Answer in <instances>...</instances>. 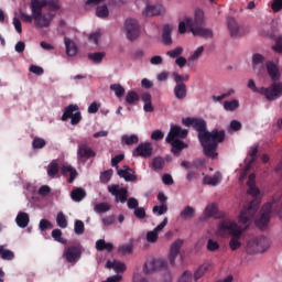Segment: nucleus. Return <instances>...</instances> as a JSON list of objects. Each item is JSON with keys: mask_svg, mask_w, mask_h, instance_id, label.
<instances>
[{"mask_svg": "<svg viewBox=\"0 0 282 282\" xmlns=\"http://www.w3.org/2000/svg\"><path fill=\"white\" fill-rule=\"evenodd\" d=\"M252 67L256 74H261L265 69V56L259 53L252 55Z\"/></svg>", "mask_w": 282, "mask_h": 282, "instance_id": "obj_18", "label": "nucleus"}, {"mask_svg": "<svg viewBox=\"0 0 282 282\" xmlns=\"http://www.w3.org/2000/svg\"><path fill=\"white\" fill-rule=\"evenodd\" d=\"M272 50L278 54H282V36L275 39V45L272 46Z\"/></svg>", "mask_w": 282, "mask_h": 282, "instance_id": "obj_61", "label": "nucleus"}, {"mask_svg": "<svg viewBox=\"0 0 282 282\" xmlns=\"http://www.w3.org/2000/svg\"><path fill=\"white\" fill-rule=\"evenodd\" d=\"M207 250L209 252H216V250H219V242H217L216 240L214 239H209L207 241Z\"/></svg>", "mask_w": 282, "mask_h": 282, "instance_id": "obj_55", "label": "nucleus"}, {"mask_svg": "<svg viewBox=\"0 0 282 282\" xmlns=\"http://www.w3.org/2000/svg\"><path fill=\"white\" fill-rule=\"evenodd\" d=\"M138 100H140V96L138 95V93H135L134 90H130L127 93L126 102L128 105H135V102H138Z\"/></svg>", "mask_w": 282, "mask_h": 282, "instance_id": "obj_41", "label": "nucleus"}, {"mask_svg": "<svg viewBox=\"0 0 282 282\" xmlns=\"http://www.w3.org/2000/svg\"><path fill=\"white\" fill-rule=\"evenodd\" d=\"M134 217H137V219H144L147 217V210H144V207H137L134 209Z\"/></svg>", "mask_w": 282, "mask_h": 282, "instance_id": "obj_59", "label": "nucleus"}, {"mask_svg": "<svg viewBox=\"0 0 282 282\" xmlns=\"http://www.w3.org/2000/svg\"><path fill=\"white\" fill-rule=\"evenodd\" d=\"M181 219H184V221H187L188 219H193L195 217V209L193 206L187 205L185 206L181 213H180Z\"/></svg>", "mask_w": 282, "mask_h": 282, "instance_id": "obj_30", "label": "nucleus"}, {"mask_svg": "<svg viewBox=\"0 0 282 282\" xmlns=\"http://www.w3.org/2000/svg\"><path fill=\"white\" fill-rule=\"evenodd\" d=\"M260 204L261 198H254L240 212L238 216L240 225H237V223L229 218H224L218 224L217 234L220 235V237H224V235H230L231 237L229 241L230 250H239V248H241V241H239V239H241L243 230L254 220V215H257Z\"/></svg>", "mask_w": 282, "mask_h": 282, "instance_id": "obj_1", "label": "nucleus"}, {"mask_svg": "<svg viewBox=\"0 0 282 282\" xmlns=\"http://www.w3.org/2000/svg\"><path fill=\"white\" fill-rule=\"evenodd\" d=\"M166 265L164 259H152L144 264V273L152 274V272H158V270H162Z\"/></svg>", "mask_w": 282, "mask_h": 282, "instance_id": "obj_15", "label": "nucleus"}, {"mask_svg": "<svg viewBox=\"0 0 282 282\" xmlns=\"http://www.w3.org/2000/svg\"><path fill=\"white\" fill-rule=\"evenodd\" d=\"M117 175L122 177L126 182H135V180H138V176L133 174V170H131L129 165H124L123 169L117 167Z\"/></svg>", "mask_w": 282, "mask_h": 282, "instance_id": "obj_20", "label": "nucleus"}, {"mask_svg": "<svg viewBox=\"0 0 282 282\" xmlns=\"http://www.w3.org/2000/svg\"><path fill=\"white\" fill-rule=\"evenodd\" d=\"M210 271V263H204L202 264L198 270L194 274L195 281H198V279H202L206 272Z\"/></svg>", "mask_w": 282, "mask_h": 282, "instance_id": "obj_37", "label": "nucleus"}, {"mask_svg": "<svg viewBox=\"0 0 282 282\" xmlns=\"http://www.w3.org/2000/svg\"><path fill=\"white\" fill-rule=\"evenodd\" d=\"M182 123L185 127H193L198 132V140L203 147L204 155L215 160L218 155L217 148L225 140L226 132L217 129H214L212 132L206 131V121L204 119L187 117L182 120Z\"/></svg>", "mask_w": 282, "mask_h": 282, "instance_id": "obj_3", "label": "nucleus"}, {"mask_svg": "<svg viewBox=\"0 0 282 282\" xmlns=\"http://www.w3.org/2000/svg\"><path fill=\"white\" fill-rule=\"evenodd\" d=\"M153 147L149 142L140 143L133 152L134 158H151Z\"/></svg>", "mask_w": 282, "mask_h": 282, "instance_id": "obj_16", "label": "nucleus"}, {"mask_svg": "<svg viewBox=\"0 0 282 282\" xmlns=\"http://www.w3.org/2000/svg\"><path fill=\"white\" fill-rule=\"evenodd\" d=\"M178 282H193V273L185 271L178 279Z\"/></svg>", "mask_w": 282, "mask_h": 282, "instance_id": "obj_62", "label": "nucleus"}, {"mask_svg": "<svg viewBox=\"0 0 282 282\" xmlns=\"http://www.w3.org/2000/svg\"><path fill=\"white\" fill-rule=\"evenodd\" d=\"M202 54H204V46H199L195 50L187 61H189V63H195V61H199V58H202Z\"/></svg>", "mask_w": 282, "mask_h": 282, "instance_id": "obj_46", "label": "nucleus"}, {"mask_svg": "<svg viewBox=\"0 0 282 282\" xmlns=\"http://www.w3.org/2000/svg\"><path fill=\"white\" fill-rule=\"evenodd\" d=\"M74 232L75 235H84L85 234V223L83 220H75L74 224Z\"/></svg>", "mask_w": 282, "mask_h": 282, "instance_id": "obj_50", "label": "nucleus"}, {"mask_svg": "<svg viewBox=\"0 0 282 282\" xmlns=\"http://www.w3.org/2000/svg\"><path fill=\"white\" fill-rule=\"evenodd\" d=\"M257 153H259V147L258 145L251 147V150L249 152L250 160L249 161H248V159L246 160V162H248V164L246 166V171H248L250 169L252 162H254V160H257Z\"/></svg>", "mask_w": 282, "mask_h": 282, "instance_id": "obj_39", "label": "nucleus"}, {"mask_svg": "<svg viewBox=\"0 0 282 282\" xmlns=\"http://www.w3.org/2000/svg\"><path fill=\"white\" fill-rule=\"evenodd\" d=\"M110 89L111 91H115V96H117V98H122V96H124V87L120 84L110 85Z\"/></svg>", "mask_w": 282, "mask_h": 282, "instance_id": "obj_47", "label": "nucleus"}, {"mask_svg": "<svg viewBox=\"0 0 282 282\" xmlns=\"http://www.w3.org/2000/svg\"><path fill=\"white\" fill-rule=\"evenodd\" d=\"M183 53H184V47L177 46L174 50L167 51L166 56H169L170 58H180V56H182Z\"/></svg>", "mask_w": 282, "mask_h": 282, "instance_id": "obj_45", "label": "nucleus"}, {"mask_svg": "<svg viewBox=\"0 0 282 282\" xmlns=\"http://www.w3.org/2000/svg\"><path fill=\"white\" fill-rule=\"evenodd\" d=\"M169 224V218L165 217L161 224H159L152 231H148L147 234V241L149 243H155L158 241V235L161 230H164L166 228V225Z\"/></svg>", "mask_w": 282, "mask_h": 282, "instance_id": "obj_17", "label": "nucleus"}, {"mask_svg": "<svg viewBox=\"0 0 282 282\" xmlns=\"http://www.w3.org/2000/svg\"><path fill=\"white\" fill-rule=\"evenodd\" d=\"M256 177L257 176L254 174H250L247 182V186H248L247 194L251 195V197H257L258 195L261 194V191L259 189V187H257V184L254 181Z\"/></svg>", "mask_w": 282, "mask_h": 282, "instance_id": "obj_22", "label": "nucleus"}, {"mask_svg": "<svg viewBox=\"0 0 282 282\" xmlns=\"http://www.w3.org/2000/svg\"><path fill=\"white\" fill-rule=\"evenodd\" d=\"M64 45L66 47V55L69 57L76 56L78 54V46L76 42L69 37H64Z\"/></svg>", "mask_w": 282, "mask_h": 282, "instance_id": "obj_23", "label": "nucleus"}, {"mask_svg": "<svg viewBox=\"0 0 282 282\" xmlns=\"http://www.w3.org/2000/svg\"><path fill=\"white\" fill-rule=\"evenodd\" d=\"M272 213H276L280 219H282V191L275 193L271 200L262 206L260 214L254 220L256 226L263 230L270 224Z\"/></svg>", "mask_w": 282, "mask_h": 282, "instance_id": "obj_4", "label": "nucleus"}, {"mask_svg": "<svg viewBox=\"0 0 282 282\" xmlns=\"http://www.w3.org/2000/svg\"><path fill=\"white\" fill-rule=\"evenodd\" d=\"M227 29L232 39H238L239 36H243V34H246V31L239 25V22H237L235 18L227 19Z\"/></svg>", "mask_w": 282, "mask_h": 282, "instance_id": "obj_14", "label": "nucleus"}, {"mask_svg": "<svg viewBox=\"0 0 282 282\" xmlns=\"http://www.w3.org/2000/svg\"><path fill=\"white\" fill-rule=\"evenodd\" d=\"M187 30L194 36H203L204 39L213 37V30L203 28L204 25V11L198 9L195 11L194 19H187Z\"/></svg>", "mask_w": 282, "mask_h": 282, "instance_id": "obj_6", "label": "nucleus"}, {"mask_svg": "<svg viewBox=\"0 0 282 282\" xmlns=\"http://www.w3.org/2000/svg\"><path fill=\"white\" fill-rule=\"evenodd\" d=\"M173 32V26L165 24L162 33V43L163 45H173V37L171 33Z\"/></svg>", "mask_w": 282, "mask_h": 282, "instance_id": "obj_26", "label": "nucleus"}, {"mask_svg": "<svg viewBox=\"0 0 282 282\" xmlns=\"http://www.w3.org/2000/svg\"><path fill=\"white\" fill-rule=\"evenodd\" d=\"M152 210H153L154 215H158L160 217V216L166 215V213H169V206L162 205V204L155 205Z\"/></svg>", "mask_w": 282, "mask_h": 282, "instance_id": "obj_51", "label": "nucleus"}, {"mask_svg": "<svg viewBox=\"0 0 282 282\" xmlns=\"http://www.w3.org/2000/svg\"><path fill=\"white\" fill-rule=\"evenodd\" d=\"M47 175L48 177H56V175H58V163H56V161H53L48 164L47 166Z\"/></svg>", "mask_w": 282, "mask_h": 282, "instance_id": "obj_44", "label": "nucleus"}, {"mask_svg": "<svg viewBox=\"0 0 282 282\" xmlns=\"http://www.w3.org/2000/svg\"><path fill=\"white\" fill-rule=\"evenodd\" d=\"M247 248L249 252H265L270 248V239L265 237L253 238L248 241Z\"/></svg>", "mask_w": 282, "mask_h": 282, "instance_id": "obj_9", "label": "nucleus"}, {"mask_svg": "<svg viewBox=\"0 0 282 282\" xmlns=\"http://www.w3.org/2000/svg\"><path fill=\"white\" fill-rule=\"evenodd\" d=\"M123 32L128 41H138L140 39V21L135 18H129L124 21Z\"/></svg>", "mask_w": 282, "mask_h": 282, "instance_id": "obj_8", "label": "nucleus"}, {"mask_svg": "<svg viewBox=\"0 0 282 282\" xmlns=\"http://www.w3.org/2000/svg\"><path fill=\"white\" fill-rule=\"evenodd\" d=\"M188 135V130L182 129L180 126H171L170 132L165 138V142L172 145V153L178 155L183 149H187L188 144L184 143V140Z\"/></svg>", "mask_w": 282, "mask_h": 282, "instance_id": "obj_5", "label": "nucleus"}, {"mask_svg": "<svg viewBox=\"0 0 282 282\" xmlns=\"http://www.w3.org/2000/svg\"><path fill=\"white\" fill-rule=\"evenodd\" d=\"M63 175H69L68 184H72L76 177H78V172L72 165H64L62 167Z\"/></svg>", "mask_w": 282, "mask_h": 282, "instance_id": "obj_28", "label": "nucleus"}, {"mask_svg": "<svg viewBox=\"0 0 282 282\" xmlns=\"http://www.w3.org/2000/svg\"><path fill=\"white\" fill-rule=\"evenodd\" d=\"M182 246H184V240L182 239H177L171 245L169 254L171 265H175V259H177V254H180Z\"/></svg>", "mask_w": 282, "mask_h": 282, "instance_id": "obj_19", "label": "nucleus"}, {"mask_svg": "<svg viewBox=\"0 0 282 282\" xmlns=\"http://www.w3.org/2000/svg\"><path fill=\"white\" fill-rule=\"evenodd\" d=\"M91 158H96V152L94 149L87 145V143H79L77 147L78 162H85V160H89Z\"/></svg>", "mask_w": 282, "mask_h": 282, "instance_id": "obj_11", "label": "nucleus"}, {"mask_svg": "<svg viewBox=\"0 0 282 282\" xmlns=\"http://www.w3.org/2000/svg\"><path fill=\"white\" fill-rule=\"evenodd\" d=\"M31 14L23 11L20 12V19L24 23H33L36 30H43L52 25V21L56 19V11L61 10L58 0H31Z\"/></svg>", "mask_w": 282, "mask_h": 282, "instance_id": "obj_2", "label": "nucleus"}, {"mask_svg": "<svg viewBox=\"0 0 282 282\" xmlns=\"http://www.w3.org/2000/svg\"><path fill=\"white\" fill-rule=\"evenodd\" d=\"M218 207L215 203H212L206 206L204 210V216L205 217H215L217 215Z\"/></svg>", "mask_w": 282, "mask_h": 282, "instance_id": "obj_42", "label": "nucleus"}, {"mask_svg": "<svg viewBox=\"0 0 282 282\" xmlns=\"http://www.w3.org/2000/svg\"><path fill=\"white\" fill-rule=\"evenodd\" d=\"M96 250L98 252H102V250H106L107 252L113 251V243L105 241V239H99L96 241Z\"/></svg>", "mask_w": 282, "mask_h": 282, "instance_id": "obj_32", "label": "nucleus"}, {"mask_svg": "<svg viewBox=\"0 0 282 282\" xmlns=\"http://www.w3.org/2000/svg\"><path fill=\"white\" fill-rule=\"evenodd\" d=\"M165 13H166V8L163 4L145 3V7L142 10L143 17H160Z\"/></svg>", "mask_w": 282, "mask_h": 282, "instance_id": "obj_12", "label": "nucleus"}, {"mask_svg": "<svg viewBox=\"0 0 282 282\" xmlns=\"http://www.w3.org/2000/svg\"><path fill=\"white\" fill-rule=\"evenodd\" d=\"M0 257L3 261H12L14 259V253L10 249H6V246L0 245Z\"/></svg>", "mask_w": 282, "mask_h": 282, "instance_id": "obj_34", "label": "nucleus"}, {"mask_svg": "<svg viewBox=\"0 0 282 282\" xmlns=\"http://www.w3.org/2000/svg\"><path fill=\"white\" fill-rule=\"evenodd\" d=\"M186 84H176L174 87V96L177 98V100H184L186 98Z\"/></svg>", "mask_w": 282, "mask_h": 282, "instance_id": "obj_33", "label": "nucleus"}, {"mask_svg": "<svg viewBox=\"0 0 282 282\" xmlns=\"http://www.w3.org/2000/svg\"><path fill=\"white\" fill-rule=\"evenodd\" d=\"M118 252H120V254H131V252H133V245H121L118 248Z\"/></svg>", "mask_w": 282, "mask_h": 282, "instance_id": "obj_54", "label": "nucleus"}, {"mask_svg": "<svg viewBox=\"0 0 282 282\" xmlns=\"http://www.w3.org/2000/svg\"><path fill=\"white\" fill-rule=\"evenodd\" d=\"M108 192L116 197V202H120V204H126L129 192L124 187H120V185H109Z\"/></svg>", "mask_w": 282, "mask_h": 282, "instance_id": "obj_13", "label": "nucleus"}, {"mask_svg": "<svg viewBox=\"0 0 282 282\" xmlns=\"http://www.w3.org/2000/svg\"><path fill=\"white\" fill-rule=\"evenodd\" d=\"M46 142L42 138H34L32 142L33 149H43Z\"/></svg>", "mask_w": 282, "mask_h": 282, "instance_id": "obj_57", "label": "nucleus"}, {"mask_svg": "<svg viewBox=\"0 0 282 282\" xmlns=\"http://www.w3.org/2000/svg\"><path fill=\"white\" fill-rule=\"evenodd\" d=\"M248 88L257 91L267 98V100H278L282 96V83H273L270 87L257 88V84L252 79L248 82Z\"/></svg>", "mask_w": 282, "mask_h": 282, "instance_id": "obj_7", "label": "nucleus"}, {"mask_svg": "<svg viewBox=\"0 0 282 282\" xmlns=\"http://www.w3.org/2000/svg\"><path fill=\"white\" fill-rule=\"evenodd\" d=\"M96 17H98L99 19H107V17H109V9L107 8V6L97 7Z\"/></svg>", "mask_w": 282, "mask_h": 282, "instance_id": "obj_48", "label": "nucleus"}, {"mask_svg": "<svg viewBox=\"0 0 282 282\" xmlns=\"http://www.w3.org/2000/svg\"><path fill=\"white\" fill-rule=\"evenodd\" d=\"M78 109V105H69L68 107L65 108L64 113L62 116V120L65 122L66 120H69V118H72Z\"/></svg>", "mask_w": 282, "mask_h": 282, "instance_id": "obj_35", "label": "nucleus"}, {"mask_svg": "<svg viewBox=\"0 0 282 282\" xmlns=\"http://www.w3.org/2000/svg\"><path fill=\"white\" fill-rule=\"evenodd\" d=\"M127 205L130 210H135V208H139L140 203L138 202V198L131 197L128 199Z\"/></svg>", "mask_w": 282, "mask_h": 282, "instance_id": "obj_58", "label": "nucleus"}, {"mask_svg": "<svg viewBox=\"0 0 282 282\" xmlns=\"http://www.w3.org/2000/svg\"><path fill=\"white\" fill-rule=\"evenodd\" d=\"M105 56H107V53L105 52L89 53L88 59L98 65L102 63V58H105Z\"/></svg>", "mask_w": 282, "mask_h": 282, "instance_id": "obj_36", "label": "nucleus"}, {"mask_svg": "<svg viewBox=\"0 0 282 282\" xmlns=\"http://www.w3.org/2000/svg\"><path fill=\"white\" fill-rule=\"evenodd\" d=\"M151 140H164V132L162 130H154L151 134Z\"/></svg>", "mask_w": 282, "mask_h": 282, "instance_id": "obj_63", "label": "nucleus"}, {"mask_svg": "<svg viewBox=\"0 0 282 282\" xmlns=\"http://www.w3.org/2000/svg\"><path fill=\"white\" fill-rule=\"evenodd\" d=\"M94 210L98 214L109 213V210H111V205H109V203H98L94 206Z\"/></svg>", "mask_w": 282, "mask_h": 282, "instance_id": "obj_43", "label": "nucleus"}, {"mask_svg": "<svg viewBox=\"0 0 282 282\" xmlns=\"http://www.w3.org/2000/svg\"><path fill=\"white\" fill-rule=\"evenodd\" d=\"M141 100L142 102H144L143 110L145 111V113H153V111H155V107H153V102L151 101L152 100L151 94L149 93L142 94Z\"/></svg>", "mask_w": 282, "mask_h": 282, "instance_id": "obj_24", "label": "nucleus"}, {"mask_svg": "<svg viewBox=\"0 0 282 282\" xmlns=\"http://www.w3.org/2000/svg\"><path fill=\"white\" fill-rule=\"evenodd\" d=\"M51 235L58 243H67V239L63 238V231L61 229H54Z\"/></svg>", "mask_w": 282, "mask_h": 282, "instance_id": "obj_49", "label": "nucleus"}, {"mask_svg": "<svg viewBox=\"0 0 282 282\" xmlns=\"http://www.w3.org/2000/svg\"><path fill=\"white\" fill-rule=\"evenodd\" d=\"M85 197H87V193L82 187L74 188L70 192V198L73 199V202H83Z\"/></svg>", "mask_w": 282, "mask_h": 282, "instance_id": "obj_31", "label": "nucleus"}, {"mask_svg": "<svg viewBox=\"0 0 282 282\" xmlns=\"http://www.w3.org/2000/svg\"><path fill=\"white\" fill-rule=\"evenodd\" d=\"M271 9L273 12H281L282 10V0H273L271 4Z\"/></svg>", "mask_w": 282, "mask_h": 282, "instance_id": "obj_64", "label": "nucleus"}, {"mask_svg": "<svg viewBox=\"0 0 282 282\" xmlns=\"http://www.w3.org/2000/svg\"><path fill=\"white\" fill-rule=\"evenodd\" d=\"M15 223L19 228H28V224H30V215H28V213L20 212L15 218Z\"/></svg>", "mask_w": 282, "mask_h": 282, "instance_id": "obj_29", "label": "nucleus"}, {"mask_svg": "<svg viewBox=\"0 0 282 282\" xmlns=\"http://www.w3.org/2000/svg\"><path fill=\"white\" fill-rule=\"evenodd\" d=\"M39 228H40L41 232H45V230L52 229V228H54V226L52 225V223L50 220L42 219V220H40Z\"/></svg>", "mask_w": 282, "mask_h": 282, "instance_id": "obj_53", "label": "nucleus"}, {"mask_svg": "<svg viewBox=\"0 0 282 282\" xmlns=\"http://www.w3.org/2000/svg\"><path fill=\"white\" fill-rule=\"evenodd\" d=\"M121 142H123V144H127L128 147H131L133 144H138V142H140V139L135 134H132V135L123 134L121 137Z\"/></svg>", "mask_w": 282, "mask_h": 282, "instance_id": "obj_38", "label": "nucleus"}, {"mask_svg": "<svg viewBox=\"0 0 282 282\" xmlns=\"http://www.w3.org/2000/svg\"><path fill=\"white\" fill-rule=\"evenodd\" d=\"M56 224L59 228H67V217L63 212H59L56 217Z\"/></svg>", "mask_w": 282, "mask_h": 282, "instance_id": "obj_52", "label": "nucleus"}, {"mask_svg": "<svg viewBox=\"0 0 282 282\" xmlns=\"http://www.w3.org/2000/svg\"><path fill=\"white\" fill-rule=\"evenodd\" d=\"M265 67L271 80L276 83V80L281 78V70L279 69V65L274 62H267Z\"/></svg>", "mask_w": 282, "mask_h": 282, "instance_id": "obj_21", "label": "nucleus"}, {"mask_svg": "<svg viewBox=\"0 0 282 282\" xmlns=\"http://www.w3.org/2000/svg\"><path fill=\"white\" fill-rule=\"evenodd\" d=\"M29 72H31L32 74H35V76H43V74H45V70L43 69V67L36 66V65H31L29 68Z\"/></svg>", "mask_w": 282, "mask_h": 282, "instance_id": "obj_56", "label": "nucleus"}, {"mask_svg": "<svg viewBox=\"0 0 282 282\" xmlns=\"http://www.w3.org/2000/svg\"><path fill=\"white\" fill-rule=\"evenodd\" d=\"M106 268H108V270H115V272H124V270H127V265L124 264V262H121L119 260H108L106 263Z\"/></svg>", "mask_w": 282, "mask_h": 282, "instance_id": "obj_27", "label": "nucleus"}, {"mask_svg": "<svg viewBox=\"0 0 282 282\" xmlns=\"http://www.w3.org/2000/svg\"><path fill=\"white\" fill-rule=\"evenodd\" d=\"M203 182L207 186H217L221 182V173L216 172L213 176L204 174Z\"/></svg>", "mask_w": 282, "mask_h": 282, "instance_id": "obj_25", "label": "nucleus"}, {"mask_svg": "<svg viewBox=\"0 0 282 282\" xmlns=\"http://www.w3.org/2000/svg\"><path fill=\"white\" fill-rule=\"evenodd\" d=\"M111 175H113V170H107L100 175V181L107 184L109 180H111Z\"/></svg>", "mask_w": 282, "mask_h": 282, "instance_id": "obj_60", "label": "nucleus"}, {"mask_svg": "<svg viewBox=\"0 0 282 282\" xmlns=\"http://www.w3.org/2000/svg\"><path fill=\"white\" fill-rule=\"evenodd\" d=\"M82 256L83 247L80 245L66 247L63 252V258L66 259L67 263H77Z\"/></svg>", "mask_w": 282, "mask_h": 282, "instance_id": "obj_10", "label": "nucleus"}, {"mask_svg": "<svg viewBox=\"0 0 282 282\" xmlns=\"http://www.w3.org/2000/svg\"><path fill=\"white\" fill-rule=\"evenodd\" d=\"M238 107H239V100H237V99L226 100L224 102L225 111H237Z\"/></svg>", "mask_w": 282, "mask_h": 282, "instance_id": "obj_40", "label": "nucleus"}]
</instances>
